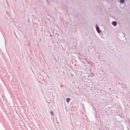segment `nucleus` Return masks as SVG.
<instances>
[{
	"instance_id": "1",
	"label": "nucleus",
	"mask_w": 130,
	"mask_h": 130,
	"mask_svg": "<svg viewBox=\"0 0 130 130\" xmlns=\"http://www.w3.org/2000/svg\"><path fill=\"white\" fill-rule=\"evenodd\" d=\"M96 28L98 33H100L101 32V30H100L99 27L97 25H96Z\"/></svg>"
},
{
	"instance_id": "2",
	"label": "nucleus",
	"mask_w": 130,
	"mask_h": 130,
	"mask_svg": "<svg viewBox=\"0 0 130 130\" xmlns=\"http://www.w3.org/2000/svg\"><path fill=\"white\" fill-rule=\"evenodd\" d=\"M112 24L113 26H116L117 24V23L116 21H114L112 22Z\"/></svg>"
},
{
	"instance_id": "3",
	"label": "nucleus",
	"mask_w": 130,
	"mask_h": 130,
	"mask_svg": "<svg viewBox=\"0 0 130 130\" xmlns=\"http://www.w3.org/2000/svg\"><path fill=\"white\" fill-rule=\"evenodd\" d=\"M90 75H91L92 77H93L94 75V74L93 73L91 72L90 73Z\"/></svg>"
},
{
	"instance_id": "4",
	"label": "nucleus",
	"mask_w": 130,
	"mask_h": 130,
	"mask_svg": "<svg viewBox=\"0 0 130 130\" xmlns=\"http://www.w3.org/2000/svg\"><path fill=\"white\" fill-rule=\"evenodd\" d=\"M70 98H68L67 99V101L68 102H70Z\"/></svg>"
},
{
	"instance_id": "5",
	"label": "nucleus",
	"mask_w": 130,
	"mask_h": 130,
	"mask_svg": "<svg viewBox=\"0 0 130 130\" xmlns=\"http://www.w3.org/2000/svg\"><path fill=\"white\" fill-rule=\"evenodd\" d=\"M88 78H90L92 77L91 75H90L89 74H88Z\"/></svg>"
},
{
	"instance_id": "6",
	"label": "nucleus",
	"mask_w": 130,
	"mask_h": 130,
	"mask_svg": "<svg viewBox=\"0 0 130 130\" xmlns=\"http://www.w3.org/2000/svg\"><path fill=\"white\" fill-rule=\"evenodd\" d=\"M50 113L52 115V116L54 115V112L53 111H50Z\"/></svg>"
},
{
	"instance_id": "7",
	"label": "nucleus",
	"mask_w": 130,
	"mask_h": 130,
	"mask_svg": "<svg viewBox=\"0 0 130 130\" xmlns=\"http://www.w3.org/2000/svg\"><path fill=\"white\" fill-rule=\"evenodd\" d=\"M125 0H121L120 1V2L121 3H124Z\"/></svg>"
},
{
	"instance_id": "8",
	"label": "nucleus",
	"mask_w": 130,
	"mask_h": 130,
	"mask_svg": "<svg viewBox=\"0 0 130 130\" xmlns=\"http://www.w3.org/2000/svg\"><path fill=\"white\" fill-rule=\"evenodd\" d=\"M85 60L89 64V62H88V61L87 60V59H85Z\"/></svg>"
},
{
	"instance_id": "9",
	"label": "nucleus",
	"mask_w": 130,
	"mask_h": 130,
	"mask_svg": "<svg viewBox=\"0 0 130 130\" xmlns=\"http://www.w3.org/2000/svg\"><path fill=\"white\" fill-rule=\"evenodd\" d=\"M82 62H83V63H84V64H85L86 63L85 62H84V61H82Z\"/></svg>"
},
{
	"instance_id": "10",
	"label": "nucleus",
	"mask_w": 130,
	"mask_h": 130,
	"mask_svg": "<svg viewBox=\"0 0 130 130\" xmlns=\"http://www.w3.org/2000/svg\"><path fill=\"white\" fill-rule=\"evenodd\" d=\"M110 48L112 50L113 49V47H110Z\"/></svg>"
},
{
	"instance_id": "11",
	"label": "nucleus",
	"mask_w": 130,
	"mask_h": 130,
	"mask_svg": "<svg viewBox=\"0 0 130 130\" xmlns=\"http://www.w3.org/2000/svg\"><path fill=\"white\" fill-rule=\"evenodd\" d=\"M78 58H79V59L80 60V59H81V58L79 57V56H78Z\"/></svg>"
},
{
	"instance_id": "12",
	"label": "nucleus",
	"mask_w": 130,
	"mask_h": 130,
	"mask_svg": "<svg viewBox=\"0 0 130 130\" xmlns=\"http://www.w3.org/2000/svg\"><path fill=\"white\" fill-rule=\"evenodd\" d=\"M86 57L87 58V56H86Z\"/></svg>"
}]
</instances>
